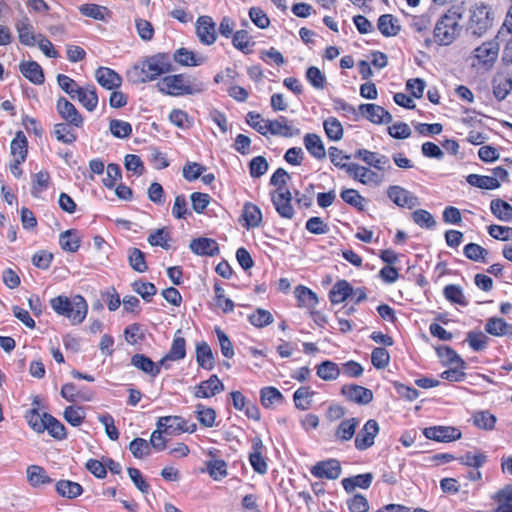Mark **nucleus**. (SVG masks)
I'll list each match as a JSON object with an SVG mask.
<instances>
[{
  "mask_svg": "<svg viewBox=\"0 0 512 512\" xmlns=\"http://www.w3.org/2000/svg\"><path fill=\"white\" fill-rule=\"evenodd\" d=\"M499 53V46L497 43L488 41L477 47L473 51V62L474 67L486 66L490 67L496 61Z\"/></svg>",
  "mask_w": 512,
  "mask_h": 512,
  "instance_id": "obj_6",
  "label": "nucleus"
},
{
  "mask_svg": "<svg viewBox=\"0 0 512 512\" xmlns=\"http://www.w3.org/2000/svg\"><path fill=\"white\" fill-rule=\"evenodd\" d=\"M248 320L256 328H264L274 322V317L270 311L258 308L253 314L249 315Z\"/></svg>",
  "mask_w": 512,
  "mask_h": 512,
  "instance_id": "obj_47",
  "label": "nucleus"
},
{
  "mask_svg": "<svg viewBox=\"0 0 512 512\" xmlns=\"http://www.w3.org/2000/svg\"><path fill=\"white\" fill-rule=\"evenodd\" d=\"M207 472L216 481L227 476V464L224 460L216 459L207 462Z\"/></svg>",
  "mask_w": 512,
  "mask_h": 512,
  "instance_id": "obj_61",
  "label": "nucleus"
},
{
  "mask_svg": "<svg viewBox=\"0 0 512 512\" xmlns=\"http://www.w3.org/2000/svg\"><path fill=\"white\" fill-rule=\"evenodd\" d=\"M133 290L139 294L142 299L146 302H150L152 297L157 293V288L153 283L143 282V281H135L132 284Z\"/></svg>",
  "mask_w": 512,
  "mask_h": 512,
  "instance_id": "obj_60",
  "label": "nucleus"
},
{
  "mask_svg": "<svg viewBox=\"0 0 512 512\" xmlns=\"http://www.w3.org/2000/svg\"><path fill=\"white\" fill-rule=\"evenodd\" d=\"M485 331L496 337L508 336L512 337V324L506 322L503 318L491 317L487 320Z\"/></svg>",
  "mask_w": 512,
  "mask_h": 512,
  "instance_id": "obj_22",
  "label": "nucleus"
},
{
  "mask_svg": "<svg viewBox=\"0 0 512 512\" xmlns=\"http://www.w3.org/2000/svg\"><path fill=\"white\" fill-rule=\"evenodd\" d=\"M50 305L57 314L67 317L73 324L82 323L88 310L85 299L80 295L73 299L57 296L51 299Z\"/></svg>",
  "mask_w": 512,
  "mask_h": 512,
  "instance_id": "obj_2",
  "label": "nucleus"
},
{
  "mask_svg": "<svg viewBox=\"0 0 512 512\" xmlns=\"http://www.w3.org/2000/svg\"><path fill=\"white\" fill-rule=\"evenodd\" d=\"M71 126L73 125L69 122L55 124L53 134L56 139L65 144L74 143L77 139V136Z\"/></svg>",
  "mask_w": 512,
  "mask_h": 512,
  "instance_id": "obj_39",
  "label": "nucleus"
},
{
  "mask_svg": "<svg viewBox=\"0 0 512 512\" xmlns=\"http://www.w3.org/2000/svg\"><path fill=\"white\" fill-rule=\"evenodd\" d=\"M466 181L474 187L486 189V190H494L500 187V182L496 177L492 176H484L478 174H469L466 177Z\"/></svg>",
  "mask_w": 512,
  "mask_h": 512,
  "instance_id": "obj_35",
  "label": "nucleus"
},
{
  "mask_svg": "<svg viewBox=\"0 0 512 512\" xmlns=\"http://www.w3.org/2000/svg\"><path fill=\"white\" fill-rule=\"evenodd\" d=\"M95 78L98 84L107 90H115L122 85V77L108 67H98L95 71Z\"/></svg>",
  "mask_w": 512,
  "mask_h": 512,
  "instance_id": "obj_14",
  "label": "nucleus"
},
{
  "mask_svg": "<svg viewBox=\"0 0 512 512\" xmlns=\"http://www.w3.org/2000/svg\"><path fill=\"white\" fill-rule=\"evenodd\" d=\"M304 145L307 151L316 159H324L326 151L321 138L314 133H308L304 136Z\"/></svg>",
  "mask_w": 512,
  "mask_h": 512,
  "instance_id": "obj_31",
  "label": "nucleus"
},
{
  "mask_svg": "<svg viewBox=\"0 0 512 512\" xmlns=\"http://www.w3.org/2000/svg\"><path fill=\"white\" fill-rule=\"evenodd\" d=\"M15 27L21 44L29 47L36 44L38 34H34L33 26L28 17L24 16L22 19L18 20Z\"/></svg>",
  "mask_w": 512,
  "mask_h": 512,
  "instance_id": "obj_21",
  "label": "nucleus"
},
{
  "mask_svg": "<svg viewBox=\"0 0 512 512\" xmlns=\"http://www.w3.org/2000/svg\"><path fill=\"white\" fill-rule=\"evenodd\" d=\"M20 72L30 82L41 85L45 81L42 67L35 61L22 62L19 65Z\"/></svg>",
  "mask_w": 512,
  "mask_h": 512,
  "instance_id": "obj_23",
  "label": "nucleus"
},
{
  "mask_svg": "<svg viewBox=\"0 0 512 512\" xmlns=\"http://www.w3.org/2000/svg\"><path fill=\"white\" fill-rule=\"evenodd\" d=\"M232 43L235 48L245 54H249L251 52V47L254 45V42L251 41L246 30L236 31L233 35Z\"/></svg>",
  "mask_w": 512,
  "mask_h": 512,
  "instance_id": "obj_51",
  "label": "nucleus"
},
{
  "mask_svg": "<svg viewBox=\"0 0 512 512\" xmlns=\"http://www.w3.org/2000/svg\"><path fill=\"white\" fill-rule=\"evenodd\" d=\"M317 376L325 381L336 380L340 375L339 366L330 360L321 362L317 367Z\"/></svg>",
  "mask_w": 512,
  "mask_h": 512,
  "instance_id": "obj_37",
  "label": "nucleus"
},
{
  "mask_svg": "<svg viewBox=\"0 0 512 512\" xmlns=\"http://www.w3.org/2000/svg\"><path fill=\"white\" fill-rule=\"evenodd\" d=\"M359 110L363 116L373 123L384 121V108L375 104H361Z\"/></svg>",
  "mask_w": 512,
  "mask_h": 512,
  "instance_id": "obj_46",
  "label": "nucleus"
},
{
  "mask_svg": "<svg viewBox=\"0 0 512 512\" xmlns=\"http://www.w3.org/2000/svg\"><path fill=\"white\" fill-rule=\"evenodd\" d=\"M128 261L131 268L136 272L144 273L148 270L145 253L136 247L128 250Z\"/></svg>",
  "mask_w": 512,
  "mask_h": 512,
  "instance_id": "obj_41",
  "label": "nucleus"
},
{
  "mask_svg": "<svg viewBox=\"0 0 512 512\" xmlns=\"http://www.w3.org/2000/svg\"><path fill=\"white\" fill-rule=\"evenodd\" d=\"M170 240V233L167 231L166 228L156 229L148 236L147 239L148 243L151 246H160L166 250L170 249V245L168 243V241Z\"/></svg>",
  "mask_w": 512,
  "mask_h": 512,
  "instance_id": "obj_53",
  "label": "nucleus"
},
{
  "mask_svg": "<svg viewBox=\"0 0 512 512\" xmlns=\"http://www.w3.org/2000/svg\"><path fill=\"white\" fill-rule=\"evenodd\" d=\"M75 98L85 107L88 111H94L98 104V96L96 88L88 85L76 90Z\"/></svg>",
  "mask_w": 512,
  "mask_h": 512,
  "instance_id": "obj_27",
  "label": "nucleus"
},
{
  "mask_svg": "<svg viewBox=\"0 0 512 512\" xmlns=\"http://www.w3.org/2000/svg\"><path fill=\"white\" fill-rule=\"evenodd\" d=\"M464 255L473 261L479 262H485L486 256L488 255V251L476 243H469L464 247Z\"/></svg>",
  "mask_w": 512,
  "mask_h": 512,
  "instance_id": "obj_64",
  "label": "nucleus"
},
{
  "mask_svg": "<svg viewBox=\"0 0 512 512\" xmlns=\"http://www.w3.org/2000/svg\"><path fill=\"white\" fill-rule=\"evenodd\" d=\"M57 493L65 498L74 499L83 493L82 486L70 480H60L55 485Z\"/></svg>",
  "mask_w": 512,
  "mask_h": 512,
  "instance_id": "obj_34",
  "label": "nucleus"
},
{
  "mask_svg": "<svg viewBox=\"0 0 512 512\" xmlns=\"http://www.w3.org/2000/svg\"><path fill=\"white\" fill-rule=\"evenodd\" d=\"M45 430L48 431L49 435L57 440H63L67 437L65 426L57 420L54 416L45 412Z\"/></svg>",
  "mask_w": 512,
  "mask_h": 512,
  "instance_id": "obj_38",
  "label": "nucleus"
},
{
  "mask_svg": "<svg viewBox=\"0 0 512 512\" xmlns=\"http://www.w3.org/2000/svg\"><path fill=\"white\" fill-rule=\"evenodd\" d=\"M314 395L313 391L307 386L298 388L293 395L295 406L299 410H307L311 406V397Z\"/></svg>",
  "mask_w": 512,
  "mask_h": 512,
  "instance_id": "obj_45",
  "label": "nucleus"
},
{
  "mask_svg": "<svg viewBox=\"0 0 512 512\" xmlns=\"http://www.w3.org/2000/svg\"><path fill=\"white\" fill-rule=\"evenodd\" d=\"M344 202L351 205L352 207L363 211L365 199L355 189H345L340 194Z\"/></svg>",
  "mask_w": 512,
  "mask_h": 512,
  "instance_id": "obj_62",
  "label": "nucleus"
},
{
  "mask_svg": "<svg viewBox=\"0 0 512 512\" xmlns=\"http://www.w3.org/2000/svg\"><path fill=\"white\" fill-rule=\"evenodd\" d=\"M196 34L202 44L212 45L216 41L215 22L210 16H200L196 21Z\"/></svg>",
  "mask_w": 512,
  "mask_h": 512,
  "instance_id": "obj_11",
  "label": "nucleus"
},
{
  "mask_svg": "<svg viewBox=\"0 0 512 512\" xmlns=\"http://www.w3.org/2000/svg\"><path fill=\"white\" fill-rule=\"evenodd\" d=\"M427 439L437 442H451L461 438V431L451 426H433L423 430Z\"/></svg>",
  "mask_w": 512,
  "mask_h": 512,
  "instance_id": "obj_9",
  "label": "nucleus"
},
{
  "mask_svg": "<svg viewBox=\"0 0 512 512\" xmlns=\"http://www.w3.org/2000/svg\"><path fill=\"white\" fill-rule=\"evenodd\" d=\"M266 127H268L267 131L276 136L290 138L300 135V129L288 125L287 119L283 116L277 120H267Z\"/></svg>",
  "mask_w": 512,
  "mask_h": 512,
  "instance_id": "obj_19",
  "label": "nucleus"
},
{
  "mask_svg": "<svg viewBox=\"0 0 512 512\" xmlns=\"http://www.w3.org/2000/svg\"><path fill=\"white\" fill-rule=\"evenodd\" d=\"M181 332V329L176 331L171 348L168 352V358L175 361L182 360L186 356V340L180 336Z\"/></svg>",
  "mask_w": 512,
  "mask_h": 512,
  "instance_id": "obj_42",
  "label": "nucleus"
},
{
  "mask_svg": "<svg viewBox=\"0 0 512 512\" xmlns=\"http://www.w3.org/2000/svg\"><path fill=\"white\" fill-rule=\"evenodd\" d=\"M353 294V287L346 280L337 281L329 292L330 301L339 304Z\"/></svg>",
  "mask_w": 512,
  "mask_h": 512,
  "instance_id": "obj_30",
  "label": "nucleus"
},
{
  "mask_svg": "<svg viewBox=\"0 0 512 512\" xmlns=\"http://www.w3.org/2000/svg\"><path fill=\"white\" fill-rule=\"evenodd\" d=\"M494 13L489 5L475 3L469 9L467 31L476 36L484 35L492 26Z\"/></svg>",
  "mask_w": 512,
  "mask_h": 512,
  "instance_id": "obj_4",
  "label": "nucleus"
},
{
  "mask_svg": "<svg viewBox=\"0 0 512 512\" xmlns=\"http://www.w3.org/2000/svg\"><path fill=\"white\" fill-rule=\"evenodd\" d=\"M27 481L33 488H39L43 485H49L53 482L45 471V469L39 465H30L26 470Z\"/></svg>",
  "mask_w": 512,
  "mask_h": 512,
  "instance_id": "obj_24",
  "label": "nucleus"
},
{
  "mask_svg": "<svg viewBox=\"0 0 512 512\" xmlns=\"http://www.w3.org/2000/svg\"><path fill=\"white\" fill-rule=\"evenodd\" d=\"M189 248L197 255L214 256L219 253L218 243L211 238L199 237L190 242Z\"/></svg>",
  "mask_w": 512,
  "mask_h": 512,
  "instance_id": "obj_20",
  "label": "nucleus"
},
{
  "mask_svg": "<svg viewBox=\"0 0 512 512\" xmlns=\"http://www.w3.org/2000/svg\"><path fill=\"white\" fill-rule=\"evenodd\" d=\"M386 194L400 208L412 210L420 204L416 195L401 186H390Z\"/></svg>",
  "mask_w": 512,
  "mask_h": 512,
  "instance_id": "obj_7",
  "label": "nucleus"
},
{
  "mask_svg": "<svg viewBox=\"0 0 512 512\" xmlns=\"http://www.w3.org/2000/svg\"><path fill=\"white\" fill-rule=\"evenodd\" d=\"M196 361L205 370H212L214 368L213 352L207 342H201L196 345Z\"/></svg>",
  "mask_w": 512,
  "mask_h": 512,
  "instance_id": "obj_28",
  "label": "nucleus"
},
{
  "mask_svg": "<svg viewBox=\"0 0 512 512\" xmlns=\"http://www.w3.org/2000/svg\"><path fill=\"white\" fill-rule=\"evenodd\" d=\"M472 419L475 426L484 430H492L496 423V417L489 411L475 412Z\"/></svg>",
  "mask_w": 512,
  "mask_h": 512,
  "instance_id": "obj_52",
  "label": "nucleus"
},
{
  "mask_svg": "<svg viewBox=\"0 0 512 512\" xmlns=\"http://www.w3.org/2000/svg\"><path fill=\"white\" fill-rule=\"evenodd\" d=\"M242 218L247 229L259 227L262 223V212L257 205L246 202L243 206Z\"/></svg>",
  "mask_w": 512,
  "mask_h": 512,
  "instance_id": "obj_26",
  "label": "nucleus"
},
{
  "mask_svg": "<svg viewBox=\"0 0 512 512\" xmlns=\"http://www.w3.org/2000/svg\"><path fill=\"white\" fill-rule=\"evenodd\" d=\"M174 71L170 57L166 53H157L146 57L139 64L134 65L127 74L133 83H146L155 80L158 76Z\"/></svg>",
  "mask_w": 512,
  "mask_h": 512,
  "instance_id": "obj_1",
  "label": "nucleus"
},
{
  "mask_svg": "<svg viewBox=\"0 0 512 512\" xmlns=\"http://www.w3.org/2000/svg\"><path fill=\"white\" fill-rule=\"evenodd\" d=\"M197 419L204 427H213L216 420V411L202 404L196 406Z\"/></svg>",
  "mask_w": 512,
  "mask_h": 512,
  "instance_id": "obj_54",
  "label": "nucleus"
},
{
  "mask_svg": "<svg viewBox=\"0 0 512 512\" xmlns=\"http://www.w3.org/2000/svg\"><path fill=\"white\" fill-rule=\"evenodd\" d=\"M492 93L497 101H503L512 95V80L510 75L498 73L492 79Z\"/></svg>",
  "mask_w": 512,
  "mask_h": 512,
  "instance_id": "obj_18",
  "label": "nucleus"
},
{
  "mask_svg": "<svg viewBox=\"0 0 512 512\" xmlns=\"http://www.w3.org/2000/svg\"><path fill=\"white\" fill-rule=\"evenodd\" d=\"M306 79L307 81L315 88L322 90L325 88L326 84V77L325 75L320 71L319 68L315 66H310L306 70Z\"/></svg>",
  "mask_w": 512,
  "mask_h": 512,
  "instance_id": "obj_63",
  "label": "nucleus"
},
{
  "mask_svg": "<svg viewBox=\"0 0 512 512\" xmlns=\"http://www.w3.org/2000/svg\"><path fill=\"white\" fill-rule=\"evenodd\" d=\"M412 219L415 224L421 228L432 229L436 226V221L432 214L424 209L415 210L412 214Z\"/></svg>",
  "mask_w": 512,
  "mask_h": 512,
  "instance_id": "obj_56",
  "label": "nucleus"
},
{
  "mask_svg": "<svg viewBox=\"0 0 512 512\" xmlns=\"http://www.w3.org/2000/svg\"><path fill=\"white\" fill-rule=\"evenodd\" d=\"M379 431L375 420H369L359 431L355 438V446L358 450H365L374 444V438Z\"/></svg>",
  "mask_w": 512,
  "mask_h": 512,
  "instance_id": "obj_15",
  "label": "nucleus"
},
{
  "mask_svg": "<svg viewBox=\"0 0 512 512\" xmlns=\"http://www.w3.org/2000/svg\"><path fill=\"white\" fill-rule=\"evenodd\" d=\"M156 87L161 93L172 96L191 95L202 91L201 83L189 84L184 74L165 76L157 82Z\"/></svg>",
  "mask_w": 512,
  "mask_h": 512,
  "instance_id": "obj_5",
  "label": "nucleus"
},
{
  "mask_svg": "<svg viewBox=\"0 0 512 512\" xmlns=\"http://www.w3.org/2000/svg\"><path fill=\"white\" fill-rule=\"evenodd\" d=\"M491 212L495 217L504 222L512 221V206L501 199H494L490 203Z\"/></svg>",
  "mask_w": 512,
  "mask_h": 512,
  "instance_id": "obj_36",
  "label": "nucleus"
},
{
  "mask_svg": "<svg viewBox=\"0 0 512 512\" xmlns=\"http://www.w3.org/2000/svg\"><path fill=\"white\" fill-rule=\"evenodd\" d=\"M342 469L337 459H328L317 462L312 468L311 473L317 478H326L335 480L341 475Z\"/></svg>",
  "mask_w": 512,
  "mask_h": 512,
  "instance_id": "obj_10",
  "label": "nucleus"
},
{
  "mask_svg": "<svg viewBox=\"0 0 512 512\" xmlns=\"http://www.w3.org/2000/svg\"><path fill=\"white\" fill-rule=\"evenodd\" d=\"M341 393L349 401L360 405H366L373 399V393L370 389L356 384L342 386Z\"/></svg>",
  "mask_w": 512,
  "mask_h": 512,
  "instance_id": "obj_13",
  "label": "nucleus"
},
{
  "mask_svg": "<svg viewBox=\"0 0 512 512\" xmlns=\"http://www.w3.org/2000/svg\"><path fill=\"white\" fill-rule=\"evenodd\" d=\"M25 418L27 419V422L29 426L37 433H42L45 431V413L42 415L39 414L37 407L29 410L26 413Z\"/></svg>",
  "mask_w": 512,
  "mask_h": 512,
  "instance_id": "obj_55",
  "label": "nucleus"
},
{
  "mask_svg": "<svg viewBox=\"0 0 512 512\" xmlns=\"http://www.w3.org/2000/svg\"><path fill=\"white\" fill-rule=\"evenodd\" d=\"M357 425L358 420L356 418L342 421L336 431V436L344 441L350 440L355 434Z\"/></svg>",
  "mask_w": 512,
  "mask_h": 512,
  "instance_id": "obj_59",
  "label": "nucleus"
},
{
  "mask_svg": "<svg viewBox=\"0 0 512 512\" xmlns=\"http://www.w3.org/2000/svg\"><path fill=\"white\" fill-rule=\"evenodd\" d=\"M109 130L114 137L120 139L128 138L132 134L131 124L129 122L118 119L110 120Z\"/></svg>",
  "mask_w": 512,
  "mask_h": 512,
  "instance_id": "obj_48",
  "label": "nucleus"
},
{
  "mask_svg": "<svg viewBox=\"0 0 512 512\" xmlns=\"http://www.w3.org/2000/svg\"><path fill=\"white\" fill-rule=\"evenodd\" d=\"M462 15L457 10H449L436 22L434 28V38L439 45L451 44L462 30L460 21Z\"/></svg>",
  "mask_w": 512,
  "mask_h": 512,
  "instance_id": "obj_3",
  "label": "nucleus"
},
{
  "mask_svg": "<svg viewBox=\"0 0 512 512\" xmlns=\"http://www.w3.org/2000/svg\"><path fill=\"white\" fill-rule=\"evenodd\" d=\"M443 293L445 298L453 304H458L463 307L468 305V300L466 299L462 288L458 285L450 284L445 286Z\"/></svg>",
  "mask_w": 512,
  "mask_h": 512,
  "instance_id": "obj_44",
  "label": "nucleus"
},
{
  "mask_svg": "<svg viewBox=\"0 0 512 512\" xmlns=\"http://www.w3.org/2000/svg\"><path fill=\"white\" fill-rule=\"evenodd\" d=\"M173 59L182 66H199L206 61L205 56L197 55L186 48L177 49L173 54Z\"/></svg>",
  "mask_w": 512,
  "mask_h": 512,
  "instance_id": "obj_25",
  "label": "nucleus"
},
{
  "mask_svg": "<svg viewBox=\"0 0 512 512\" xmlns=\"http://www.w3.org/2000/svg\"><path fill=\"white\" fill-rule=\"evenodd\" d=\"M157 427L162 428L165 434L176 435L183 432L192 433L196 430V424L187 425V422L180 416H164L157 421Z\"/></svg>",
  "mask_w": 512,
  "mask_h": 512,
  "instance_id": "obj_8",
  "label": "nucleus"
},
{
  "mask_svg": "<svg viewBox=\"0 0 512 512\" xmlns=\"http://www.w3.org/2000/svg\"><path fill=\"white\" fill-rule=\"evenodd\" d=\"M57 111L61 117L75 127L83 125V117L76 107L66 98L60 97L57 101Z\"/></svg>",
  "mask_w": 512,
  "mask_h": 512,
  "instance_id": "obj_16",
  "label": "nucleus"
},
{
  "mask_svg": "<svg viewBox=\"0 0 512 512\" xmlns=\"http://www.w3.org/2000/svg\"><path fill=\"white\" fill-rule=\"evenodd\" d=\"M64 419L72 426H80L85 419V412L82 407L68 406L63 412Z\"/></svg>",
  "mask_w": 512,
  "mask_h": 512,
  "instance_id": "obj_58",
  "label": "nucleus"
},
{
  "mask_svg": "<svg viewBox=\"0 0 512 512\" xmlns=\"http://www.w3.org/2000/svg\"><path fill=\"white\" fill-rule=\"evenodd\" d=\"M11 155L14 159L25 161L28 153V140L22 131H18L10 144Z\"/></svg>",
  "mask_w": 512,
  "mask_h": 512,
  "instance_id": "obj_33",
  "label": "nucleus"
},
{
  "mask_svg": "<svg viewBox=\"0 0 512 512\" xmlns=\"http://www.w3.org/2000/svg\"><path fill=\"white\" fill-rule=\"evenodd\" d=\"M129 450L137 459H143L151 453L150 443L146 439L140 437L134 438L130 442Z\"/></svg>",
  "mask_w": 512,
  "mask_h": 512,
  "instance_id": "obj_49",
  "label": "nucleus"
},
{
  "mask_svg": "<svg viewBox=\"0 0 512 512\" xmlns=\"http://www.w3.org/2000/svg\"><path fill=\"white\" fill-rule=\"evenodd\" d=\"M131 364L142 372L156 377L160 373L158 364L144 354H135L131 358Z\"/></svg>",
  "mask_w": 512,
  "mask_h": 512,
  "instance_id": "obj_32",
  "label": "nucleus"
},
{
  "mask_svg": "<svg viewBox=\"0 0 512 512\" xmlns=\"http://www.w3.org/2000/svg\"><path fill=\"white\" fill-rule=\"evenodd\" d=\"M79 11L86 17L93 18L95 20L104 21L105 16L109 14V10L97 4H84L79 7Z\"/></svg>",
  "mask_w": 512,
  "mask_h": 512,
  "instance_id": "obj_50",
  "label": "nucleus"
},
{
  "mask_svg": "<svg viewBox=\"0 0 512 512\" xmlns=\"http://www.w3.org/2000/svg\"><path fill=\"white\" fill-rule=\"evenodd\" d=\"M295 296L300 306L314 308L318 304L317 295L305 286H297L295 288Z\"/></svg>",
  "mask_w": 512,
  "mask_h": 512,
  "instance_id": "obj_40",
  "label": "nucleus"
},
{
  "mask_svg": "<svg viewBox=\"0 0 512 512\" xmlns=\"http://www.w3.org/2000/svg\"><path fill=\"white\" fill-rule=\"evenodd\" d=\"M59 245L64 251L76 252L80 246L77 231L70 229L62 232L59 236Z\"/></svg>",
  "mask_w": 512,
  "mask_h": 512,
  "instance_id": "obj_43",
  "label": "nucleus"
},
{
  "mask_svg": "<svg viewBox=\"0 0 512 512\" xmlns=\"http://www.w3.org/2000/svg\"><path fill=\"white\" fill-rule=\"evenodd\" d=\"M325 133L331 140L338 141L343 136V127L341 123L334 117L326 119L323 123Z\"/></svg>",
  "mask_w": 512,
  "mask_h": 512,
  "instance_id": "obj_57",
  "label": "nucleus"
},
{
  "mask_svg": "<svg viewBox=\"0 0 512 512\" xmlns=\"http://www.w3.org/2000/svg\"><path fill=\"white\" fill-rule=\"evenodd\" d=\"M224 384L217 375L213 374L208 380L202 381L195 388L194 396L196 398H209L224 391Z\"/></svg>",
  "mask_w": 512,
  "mask_h": 512,
  "instance_id": "obj_17",
  "label": "nucleus"
},
{
  "mask_svg": "<svg viewBox=\"0 0 512 512\" xmlns=\"http://www.w3.org/2000/svg\"><path fill=\"white\" fill-rule=\"evenodd\" d=\"M373 481L372 473L359 474L353 477L344 478L342 480V486L347 493H351L356 487L367 489L370 487Z\"/></svg>",
  "mask_w": 512,
  "mask_h": 512,
  "instance_id": "obj_29",
  "label": "nucleus"
},
{
  "mask_svg": "<svg viewBox=\"0 0 512 512\" xmlns=\"http://www.w3.org/2000/svg\"><path fill=\"white\" fill-rule=\"evenodd\" d=\"M292 195L288 189H277L272 194V203L278 214L287 219H291L294 215V209L291 205Z\"/></svg>",
  "mask_w": 512,
  "mask_h": 512,
  "instance_id": "obj_12",
  "label": "nucleus"
}]
</instances>
